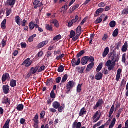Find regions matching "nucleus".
Instances as JSON below:
<instances>
[{
	"label": "nucleus",
	"instance_id": "9",
	"mask_svg": "<svg viewBox=\"0 0 128 128\" xmlns=\"http://www.w3.org/2000/svg\"><path fill=\"white\" fill-rule=\"evenodd\" d=\"M94 68V62H91L89 64H88L87 68L86 69V72H90Z\"/></svg>",
	"mask_w": 128,
	"mask_h": 128
},
{
	"label": "nucleus",
	"instance_id": "10",
	"mask_svg": "<svg viewBox=\"0 0 128 128\" xmlns=\"http://www.w3.org/2000/svg\"><path fill=\"white\" fill-rule=\"evenodd\" d=\"M82 128V122H76V121H75L72 125V128Z\"/></svg>",
	"mask_w": 128,
	"mask_h": 128
},
{
	"label": "nucleus",
	"instance_id": "37",
	"mask_svg": "<svg viewBox=\"0 0 128 128\" xmlns=\"http://www.w3.org/2000/svg\"><path fill=\"white\" fill-rule=\"evenodd\" d=\"M87 60L88 62H94V58L93 56H87Z\"/></svg>",
	"mask_w": 128,
	"mask_h": 128
},
{
	"label": "nucleus",
	"instance_id": "23",
	"mask_svg": "<svg viewBox=\"0 0 128 128\" xmlns=\"http://www.w3.org/2000/svg\"><path fill=\"white\" fill-rule=\"evenodd\" d=\"M84 114H86V108H83L81 109L80 113L79 116H84Z\"/></svg>",
	"mask_w": 128,
	"mask_h": 128
},
{
	"label": "nucleus",
	"instance_id": "56",
	"mask_svg": "<svg viewBox=\"0 0 128 128\" xmlns=\"http://www.w3.org/2000/svg\"><path fill=\"white\" fill-rule=\"evenodd\" d=\"M62 9L64 8V10L63 11H62L61 12H66L68 10V5H64V6H62Z\"/></svg>",
	"mask_w": 128,
	"mask_h": 128
},
{
	"label": "nucleus",
	"instance_id": "57",
	"mask_svg": "<svg viewBox=\"0 0 128 128\" xmlns=\"http://www.w3.org/2000/svg\"><path fill=\"white\" fill-rule=\"evenodd\" d=\"M27 24H28V20H22V22L21 23V25L22 26H26Z\"/></svg>",
	"mask_w": 128,
	"mask_h": 128
},
{
	"label": "nucleus",
	"instance_id": "52",
	"mask_svg": "<svg viewBox=\"0 0 128 128\" xmlns=\"http://www.w3.org/2000/svg\"><path fill=\"white\" fill-rule=\"evenodd\" d=\"M76 34H79L80 35V32H82V26H79L76 29Z\"/></svg>",
	"mask_w": 128,
	"mask_h": 128
},
{
	"label": "nucleus",
	"instance_id": "41",
	"mask_svg": "<svg viewBox=\"0 0 128 128\" xmlns=\"http://www.w3.org/2000/svg\"><path fill=\"white\" fill-rule=\"evenodd\" d=\"M36 37V34H34L32 36L30 37V38L28 39V42H34V38Z\"/></svg>",
	"mask_w": 128,
	"mask_h": 128
},
{
	"label": "nucleus",
	"instance_id": "26",
	"mask_svg": "<svg viewBox=\"0 0 128 128\" xmlns=\"http://www.w3.org/2000/svg\"><path fill=\"white\" fill-rule=\"evenodd\" d=\"M76 70H78V72L79 74H84V70H86V66L84 67H78L76 68Z\"/></svg>",
	"mask_w": 128,
	"mask_h": 128
},
{
	"label": "nucleus",
	"instance_id": "8",
	"mask_svg": "<svg viewBox=\"0 0 128 128\" xmlns=\"http://www.w3.org/2000/svg\"><path fill=\"white\" fill-rule=\"evenodd\" d=\"M80 8V4H76L73 7H71L70 8V10L68 12V13L70 14H72V12H74V10H76L77 8Z\"/></svg>",
	"mask_w": 128,
	"mask_h": 128
},
{
	"label": "nucleus",
	"instance_id": "34",
	"mask_svg": "<svg viewBox=\"0 0 128 128\" xmlns=\"http://www.w3.org/2000/svg\"><path fill=\"white\" fill-rule=\"evenodd\" d=\"M82 84H79L78 86L76 92L78 94H80V93L82 92Z\"/></svg>",
	"mask_w": 128,
	"mask_h": 128
},
{
	"label": "nucleus",
	"instance_id": "43",
	"mask_svg": "<svg viewBox=\"0 0 128 128\" xmlns=\"http://www.w3.org/2000/svg\"><path fill=\"white\" fill-rule=\"evenodd\" d=\"M64 70V66H60L58 68V72H63Z\"/></svg>",
	"mask_w": 128,
	"mask_h": 128
},
{
	"label": "nucleus",
	"instance_id": "11",
	"mask_svg": "<svg viewBox=\"0 0 128 128\" xmlns=\"http://www.w3.org/2000/svg\"><path fill=\"white\" fill-rule=\"evenodd\" d=\"M114 106L112 105L110 110V111L109 115H108V118H110L108 120H110V122H112V117H111L112 116V114H114Z\"/></svg>",
	"mask_w": 128,
	"mask_h": 128
},
{
	"label": "nucleus",
	"instance_id": "4",
	"mask_svg": "<svg viewBox=\"0 0 128 128\" xmlns=\"http://www.w3.org/2000/svg\"><path fill=\"white\" fill-rule=\"evenodd\" d=\"M10 80V76L8 73H5L2 76V82H6V80Z\"/></svg>",
	"mask_w": 128,
	"mask_h": 128
},
{
	"label": "nucleus",
	"instance_id": "49",
	"mask_svg": "<svg viewBox=\"0 0 128 128\" xmlns=\"http://www.w3.org/2000/svg\"><path fill=\"white\" fill-rule=\"evenodd\" d=\"M126 54H124L122 55V62H123L124 64H126Z\"/></svg>",
	"mask_w": 128,
	"mask_h": 128
},
{
	"label": "nucleus",
	"instance_id": "31",
	"mask_svg": "<svg viewBox=\"0 0 128 128\" xmlns=\"http://www.w3.org/2000/svg\"><path fill=\"white\" fill-rule=\"evenodd\" d=\"M10 86L11 88H15V86H16V80H12L10 82Z\"/></svg>",
	"mask_w": 128,
	"mask_h": 128
},
{
	"label": "nucleus",
	"instance_id": "35",
	"mask_svg": "<svg viewBox=\"0 0 128 128\" xmlns=\"http://www.w3.org/2000/svg\"><path fill=\"white\" fill-rule=\"evenodd\" d=\"M116 118H113L111 124L109 126V128H113L114 126V124H116Z\"/></svg>",
	"mask_w": 128,
	"mask_h": 128
},
{
	"label": "nucleus",
	"instance_id": "14",
	"mask_svg": "<svg viewBox=\"0 0 128 128\" xmlns=\"http://www.w3.org/2000/svg\"><path fill=\"white\" fill-rule=\"evenodd\" d=\"M50 24H54V26L56 28H60V23L58 22V21L56 20H52L50 22Z\"/></svg>",
	"mask_w": 128,
	"mask_h": 128
},
{
	"label": "nucleus",
	"instance_id": "63",
	"mask_svg": "<svg viewBox=\"0 0 128 128\" xmlns=\"http://www.w3.org/2000/svg\"><path fill=\"white\" fill-rule=\"evenodd\" d=\"M2 48H4V46H6V40H4V39L2 40Z\"/></svg>",
	"mask_w": 128,
	"mask_h": 128
},
{
	"label": "nucleus",
	"instance_id": "58",
	"mask_svg": "<svg viewBox=\"0 0 128 128\" xmlns=\"http://www.w3.org/2000/svg\"><path fill=\"white\" fill-rule=\"evenodd\" d=\"M64 58V54H62L60 56L56 57V60H62V58Z\"/></svg>",
	"mask_w": 128,
	"mask_h": 128
},
{
	"label": "nucleus",
	"instance_id": "2",
	"mask_svg": "<svg viewBox=\"0 0 128 128\" xmlns=\"http://www.w3.org/2000/svg\"><path fill=\"white\" fill-rule=\"evenodd\" d=\"M100 112L97 111L96 114L93 116V122L96 124V122H98V120H100Z\"/></svg>",
	"mask_w": 128,
	"mask_h": 128
},
{
	"label": "nucleus",
	"instance_id": "64",
	"mask_svg": "<svg viewBox=\"0 0 128 128\" xmlns=\"http://www.w3.org/2000/svg\"><path fill=\"white\" fill-rule=\"evenodd\" d=\"M102 124V121L98 122L94 126L93 128H96V126H100Z\"/></svg>",
	"mask_w": 128,
	"mask_h": 128
},
{
	"label": "nucleus",
	"instance_id": "25",
	"mask_svg": "<svg viewBox=\"0 0 128 128\" xmlns=\"http://www.w3.org/2000/svg\"><path fill=\"white\" fill-rule=\"evenodd\" d=\"M46 28L47 30H48V32H54V28L52 26V25L47 24L46 25Z\"/></svg>",
	"mask_w": 128,
	"mask_h": 128
},
{
	"label": "nucleus",
	"instance_id": "15",
	"mask_svg": "<svg viewBox=\"0 0 128 128\" xmlns=\"http://www.w3.org/2000/svg\"><path fill=\"white\" fill-rule=\"evenodd\" d=\"M39 68L40 67L38 66L36 68L32 67L30 70V72H31L32 74H36L37 72L38 71Z\"/></svg>",
	"mask_w": 128,
	"mask_h": 128
},
{
	"label": "nucleus",
	"instance_id": "54",
	"mask_svg": "<svg viewBox=\"0 0 128 128\" xmlns=\"http://www.w3.org/2000/svg\"><path fill=\"white\" fill-rule=\"evenodd\" d=\"M50 96L52 98H56V94L54 93V91L51 92Z\"/></svg>",
	"mask_w": 128,
	"mask_h": 128
},
{
	"label": "nucleus",
	"instance_id": "3",
	"mask_svg": "<svg viewBox=\"0 0 128 128\" xmlns=\"http://www.w3.org/2000/svg\"><path fill=\"white\" fill-rule=\"evenodd\" d=\"M32 64V60H30V58H28L25 60L22 64V66H25L26 68H28Z\"/></svg>",
	"mask_w": 128,
	"mask_h": 128
},
{
	"label": "nucleus",
	"instance_id": "62",
	"mask_svg": "<svg viewBox=\"0 0 128 128\" xmlns=\"http://www.w3.org/2000/svg\"><path fill=\"white\" fill-rule=\"evenodd\" d=\"M102 22V18H98L96 21H95V24H100V22Z\"/></svg>",
	"mask_w": 128,
	"mask_h": 128
},
{
	"label": "nucleus",
	"instance_id": "46",
	"mask_svg": "<svg viewBox=\"0 0 128 128\" xmlns=\"http://www.w3.org/2000/svg\"><path fill=\"white\" fill-rule=\"evenodd\" d=\"M110 27L111 28H114L116 26V22L114 20L112 21L110 23Z\"/></svg>",
	"mask_w": 128,
	"mask_h": 128
},
{
	"label": "nucleus",
	"instance_id": "27",
	"mask_svg": "<svg viewBox=\"0 0 128 128\" xmlns=\"http://www.w3.org/2000/svg\"><path fill=\"white\" fill-rule=\"evenodd\" d=\"M110 52V48H106L104 50V52L102 54V56L103 58H106L108 54V53Z\"/></svg>",
	"mask_w": 128,
	"mask_h": 128
},
{
	"label": "nucleus",
	"instance_id": "32",
	"mask_svg": "<svg viewBox=\"0 0 128 128\" xmlns=\"http://www.w3.org/2000/svg\"><path fill=\"white\" fill-rule=\"evenodd\" d=\"M84 54H86V51L82 50L77 54L76 58H80V56H82Z\"/></svg>",
	"mask_w": 128,
	"mask_h": 128
},
{
	"label": "nucleus",
	"instance_id": "47",
	"mask_svg": "<svg viewBox=\"0 0 128 128\" xmlns=\"http://www.w3.org/2000/svg\"><path fill=\"white\" fill-rule=\"evenodd\" d=\"M76 36V32L74 30H72L70 32V38H74Z\"/></svg>",
	"mask_w": 128,
	"mask_h": 128
},
{
	"label": "nucleus",
	"instance_id": "24",
	"mask_svg": "<svg viewBox=\"0 0 128 128\" xmlns=\"http://www.w3.org/2000/svg\"><path fill=\"white\" fill-rule=\"evenodd\" d=\"M33 120L34 122V125L38 124H40V121H38V114H36L34 118L33 119Z\"/></svg>",
	"mask_w": 128,
	"mask_h": 128
},
{
	"label": "nucleus",
	"instance_id": "40",
	"mask_svg": "<svg viewBox=\"0 0 128 128\" xmlns=\"http://www.w3.org/2000/svg\"><path fill=\"white\" fill-rule=\"evenodd\" d=\"M114 38H116L118 36V28L116 29L112 34Z\"/></svg>",
	"mask_w": 128,
	"mask_h": 128
},
{
	"label": "nucleus",
	"instance_id": "44",
	"mask_svg": "<svg viewBox=\"0 0 128 128\" xmlns=\"http://www.w3.org/2000/svg\"><path fill=\"white\" fill-rule=\"evenodd\" d=\"M102 64H99L98 66L96 68L97 72H100V70H102Z\"/></svg>",
	"mask_w": 128,
	"mask_h": 128
},
{
	"label": "nucleus",
	"instance_id": "39",
	"mask_svg": "<svg viewBox=\"0 0 128 128\" xmlns=\"http://www.w3.org/2000/svg\"><path fill=\"white\" fill-rule=\"evenodd\" d=\"M68 74H65L62 78V83L64 84V82H66L68 80Z\"/></svg>",
	"mask_w": 128,
	"mask_h": 128
},
{
	"label": "nucleus",
	"instance_id": "28",
	"mask_svg": "<svg viewBox=\"0 0 128 128\" xmlns=\"http://www.w3.org/2000/svg\"><path fill=\"white\" fill-rule=\"evenodd\" d=\"M60 104L58 102H54L52 104V106L56 110H58L60 108Z\"/></svg>",
	"mask_w": 128,
	"mask_h": 128
},
{
	"label": "nucleus",
	"instance_id": "48",
	"mask_svg": "<svg viewBox=\"0 0 128 128\" xmlns=\"http://www.w3.org/2000/svg\"><path fill=\"white\" fill-rule=\"evenodd\" d=\"M44 116H46V111H42L40 114V120H42V118H44Z\"/></svg>",
	"mask_w": 128,
	"mask_h": 128
},
{
	"label": "nucleus",
	"instance_id": "16",
	"mask_svg": "<svg viewBox=\"0 0 128 128\" xmlns=\"http://www.w3.org/2000/svg\"><path fill=\"white\" fill-rule=\"evenodd\" d=\"M104 76V74H102V72H98L96 74L95 76V80H102V77Z\"/></svg>",
	"mask_w": 128,
	"mask_h": 128
},
{
	"label": "nucleus",
	"instance_id": "50",
	"mask_svg": "<svg viewBox=\"0 0 128 128\" xmlns=\"http://www.w3.org/2000/svg\"><path fill=\"white\" fill-rule=\"evenodd\" d=\"M80 34H78L76 36L73 38L72 40H74V42H76V40L80 38Z\"/></svg>",
	"mask_w": 128,
	"mask_h": 128
},
{
	"label": "nucleus",
	"instance_id": "60",
	"mask_svg": "<svg viewBox=\"0 0 128 128\" xmlns=\"http://www.w3.org/2000/svg\"><path fill=\"white\" fill-rule=\"evenodd\" d=\"M98 6L99 8H104V6H106V4L104 2H102L98 4Z\"/></svg>",
	"mask_w": 128,
	"mask_h": 128
},
{
	"label": "nucleus",
	"instance_id": "1",
	"mask_svg": "<svg viewBox=\"0 0 128 128\" xmlns=\"http://www.w3.org/2000/svg\"><path fill=\"white\" fill-rule=\"evenodd\" d=\"M111 60H108L106 64V66H108V70H114V66H116V62H118L120 58L118 56H116V55L114 54H111Z\"/></svg>",
	"mask_w": 128,
	"mask_h": 128
},
{
	"label": "nucleus",
	"instance_id": "55",
	"mask_svg": "<svg viewBox=\"0 0 128 128\" xmlns=\"http://www.w3.org/2000/svg\"><path fill=\"white\" fill-rule=\"evenodd\" d=\"M116 49L118 50H120V46H122V42H120L118 43L117 46L116 45Z\"/></svg>",
	"mask_w": 128,
	"mask_h": 128
},
{
	"label": "nucleus",
	"instance_id": "7",
	"mask_svg": "<svg viewBox=\"0 0 128 128\" xmlns=\"http://www.w3.org/2000/svg\"><path fill=\"white\" fill-rule=\"evenodd\" d=\"M74 80L70 81L68 82L66 88L68 92H70V90L74 88Z\"/></svg>",
	"mask_w": 128,
	"mask_h": 128
},
{
	"label": "nucleus",
	"instance_id": "17",
	"mask_svg": "<svg viewBox=\"0 0 128 128\" xmlns=\"http://www.w3.org/2000/svg\"><path fill=\"white\" fill-rule=\"evenodd\" d=\"M22 20L20 18V16H16L15 17V22L19 26H22Z\"/></svg>",
	"mask_w": 128,
	"mask_h": 128
},
{
	"label": "nucleus",
	"instance_id": "33",
	"mask_svg": "<svg viewBox=\"0 0 128 128\" xmlns=\"http://www.w3.org/2000/svg\"><path fill=\"white\" fill-rule=\"evenodd\" d=\"M10 120H8L2 128H10Z\"/></svg>",
	"mask_w": 128,
	"mask_h": 128
},
{
	"label": "nucleus",
	"instance_id": "36",
	"mask_svg": "<svg viewBox=\"0 0 128 128\" xmlns=\"http://www.w3.org/2000/svg\"><path fill=\"white\" fill-rule=\"evenodd\" d=\"M6 20L4 19L1 24V28L2 30H6Z\"/></svg>",
	"mask_w": 128,
	"mask_h": 128
},
{
	"label": "nucleus",
	"instance_id": "59",
	"mask_svg": "<svg viewBox=\"0 0 128 128\" xmlns=\"http://www.w3.org/2000/svg\"><path fill=\"white\" fill-rule=\"evenodd\" d=\"M94 38V34H92L90 36V44H92L93 40V38Z\"/></svg>",
	"mask_w": 128,
	"mask_h": 128
},
{
	"label": "nucleus",
	"instance_id": "42",
	"mask_svg": "<svg viewBox=\"0 0 128 128\" xmlns=\"http://www.w3.org/2000/svg\"><path fill=\"white\" fill-rule=\"evenodd\" d=\"M35 24L33 22H31L29 24V28H30V30H32L34 28Z\"/></svg>",
	"mask_w": 128,
	"mask_h": 128
},
{
	"label": "nucleus",
	"instance_id": "38",
	"mask_svg": "<svg viewBox=\"0 0 128 128\" xmlns=\"http://www.w3.org/2000/svg\"><path fill=\"white\" fill-rule=\"evenodd\" d=\"M12 8H6V16H10V14H12Z\"/></svg>",
	"mask_w": 128,
	"mask_h": 128
},
{
	"label": "nucleus",
	"instance_id": "51",
	"mask_svg": "<svg viewBox=\"0 0 128 128\" xmlns=\"http://www.w3.org/2000/svg\"><path fill=\"white\" fill-rule=\"evenodd\" d=\"M46 66H41L40 69L38 70V72H43V70H46Z\"/></svg>",
	"mask_w": 128,
	"mask_h": 128
},
{
	"label": "nucleus",
	"instance_id": "18",
	"mask_svg": "<svg viewBox=\"0 0 128 128\" xmlns=\"http://www.w3.org/2000/svg\"><path fill=\"white\" fill-rule=\"evenodd\" d=\"M16 2L14 0H8L6 2L8 6H10L11 8H14V6L16 4Z\"/></svg>",
	"mask_w": 128,
	"mask_h": 128
},
{
	"label": "nucleus",
	"instance_id": "61",
	"mask_svg": "<svg viewBox=\"0 0 128 128\" xmlns=\"http://www.w3.org/2000/svg\"><path fill=\"white\" fill-rule=\"evenodd\" d=\"M40 2V0H35L34 2V6H38Z\"/></svg>",
	"mask_w": 128,
	"mask_h": 128
},
{
	"label": "nucleus",
	"instance_id": "30",
	"mask_svg": "<svg viewBox=\"0 0 128 128\" xmlns=\"http://www.w3.org/2000/svg\"><path fill=\"white\" fill-rule=\"evenodd\" d=\"M54 82V79H50L47 80V82H46V86H50L51 84H52Z\"/></svg>",
	"mask_w": 128,
	"mask_h": 128
},
{
	"label": "nucleus",
	"instance_id": "12",
	"mask_svg": "<svg viewBox=\"0 0 128 128\" xmlns=\"http://www.w3.org/2000/svg\"><path fill=\"white\" fill-rule=\"evenodd\" d=\"M3 92L5 94H8L10 92V86L8 85L3 86Z\"/></svg>",
	"mask_w": 128,
	"mask_h": 128
},
{
	"label": "nucleus",
	"instance_id": "20",
	"mask_svg": "<svg viewBox=\"0 0 128 128\" xmlns=\"http://www.w3.org/2000/svg\"><path fill=\"white\" fill-rule=\"evenodd\" d=\"M120 74H122V69L119 68L117 72V74L116 76V80L118 82L120 78Z\"/></svg>",
	"mask_w": 128,
	"mask_h": 128
},
{
	"label": "nucleus",
	"instance_id": "5",
	"mask_svg": "<svg viewBox=\"0 0 128 128\" xmlns=\"http://www.w3.org/2000/svg\"><path fill=\"white\" fill-rule=\"evenodd\" d=\"M2 104H7L8 106H10V100L7 96H4L2 99Z\"/></svg>",
	"mask_w": 128,
	"mask_h": 128
},
{
	"label": "nucleus",
	"instance_id": "19",
	"mask_svg": "<svg viewBox=\"0 0 128 128\" xmlns=\"http://www.w3.org/2000/svg\"><path fill=\"white\" fill-rule=\"evenodd\" d=\"M88 58L86 56H84L81 60V64L82 66H86L88 64Z\"/></svg>",
	"mask_w": 128,
	"mask_h": 128
},
{
	"label": "nucleus",
	"instance_id": "29",
	"mask_svg": "<svg viewBox=\"0 0 128 128\" xmlns=\"http://www.w3.org/2000/svg\"><path fill=\"white\" fill-rule=\"evenodd\" d=\"M24 106L22 104H20L16 107V110L18 112H22V110H24Z\"/></svg>",
	"mask_w": 128,
	"mask_h": 128
},
{
	"label": "nucleus",
	"instance_id": "13",
	"mask_svg": "<svg viewBox=\"0 0 128 128\" xmlns=\"http://www.w3.org/2000/svg\"><path fill=\"white\" fill-rule=\"evenodd\" d=\"M47 44H48V40H45L44 42H40L38 45V48H44V46H46Z\"/></svg>",
	"mask_w": 128,
	"mask_h": 128
},
{
	"label": "nucleus",
	"instance_id": "45",
	"mask_svg": "<svg viewBox=\"0 0 128 128\" xmlns=\"http://www.w3.org/2000/svg\"><path fill=\"white\" fill-rule=\"evenodd\" d=\"M62 40V36L60 34L56 36L54 39L53 40L56 41V40Z\"/></svg>",
	"mask_w": 128,
	"mask_h": 128
},
{
	"label": "nucleus",
	"instance_id": "53",
	"mask_svg": "<svg viewBox=\"0 0 128 128\" xmlns=\"http://www.w3.org/2000/svg\"><path fill=\"white\" fill-rule=\"evenodd\" d=\"M126 84V78H123L121 84H120V86H124V85Z\"/></svg>",
	"mask_w": 128,
	"mask_h": 128
},
{
	"label": "nucleus",
	"instance_id": "21",
	"mask_svg": "<svg viewBox=\"0 0 128 128\" xmlns=\"http://www.w3.org/2000/svg\"><path fill=\"white\" fill-rule=\"evenodd\" d=\"M104 12V8H100L97 10L96 11V12L95 16H96H96H100V14H102Z\"/></svg>",
	"mask_w": 128,
	"mask_h": 128
},
{
	"label": "nucleus",
	"instance_id": "6",
	"mask_svg": "<svg viewBox=\"0 0 128 128\" xmlns=\"http://www.w3.org/2000/svg\"><path fill=\"white\" fill-rule=\"evenodd\" d=\"M102 104H104V100H102V99L99 100L95 106L94 110H98V108L100 106H102Z\"/></svg>",
	"mask_w": 128,
	"mask_h": 128
},
{
	"label": "nucleus",
	"instance_id": "22",
	"mask_svg": "<svg viewBox=\"0 0 128 128\" xmlns=\"http://www.w3.org/2000/svg\"><path fill=\"white\" fill-rule=\"evenodd\" d=\"M128 42H126L124 45L122 47V52H127L128 50Z\"/></svg>",
	"mask_w": 128,
	"mask_h": 128
}]
</instances>
